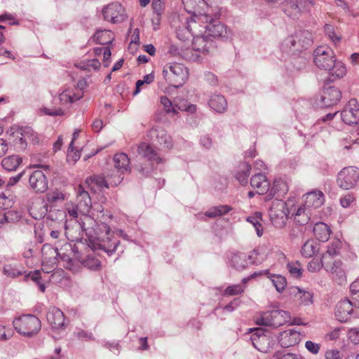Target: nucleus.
I'll return each instance as SVG.
<instances>
[{
    "mask_svg": "<svg viewBox=\"0 0 359 359\" xmlns=\"http://www.w3.org/2000/svg\"><path fill=\"white\" fill-rule=\"evenodd\" d=\"M325 257V255H323L322 259H324ZM323 266V259L318 260V259H313L312 260H311L309 262L307 268L310 272L314 273V272L319 271L322 269Z\"/></svg>",
    "mask_w": 359,
    "mask_h": 359,
    "instance_id": "nucleus-52",
    "label": "nucleus"
},
{
    "mask_svg": "<svg viewBox=\"0 0 359 359\" xmlns=\"http://www.w3.org/2000/svg\"><path fill=\"white\" fill-rule=\"evenodd\" d=\"M42 265L46 266L45 263L50 264V268L56 267L57 257L60 256L57 248H53L50 244L46 243L41 248Z\"/></svg>",
    "mask_w": 359,
    "mask_h": 359,
    "instance_id": "nucleus-18",
    "label": "nucleus"
},
{
    "mask_svg": "<svg viewBox=\"0 0 359 359\" xmlns=\"http://www.w3.org/2000/svg\"><path fill=\"white\" fill-rule=\"evenodd\" d=\"M341 98V90L330 83H325L320 99V104L322 107H331L336 105Z\"/></svg>",
    "mask_w": 359,
    "mask_h": 359,
    "instance_id": "nucleus-11",
    "label": "nucleus"
},
{
    "mask_svg": "<svg viewBox=\"0 0 359 359\" xmlns=\"http://www.w3.org/2000/svg\"><path fill=\"white\" fill-rule=\"evenodd\" d=\"M259 253L257 250L255 249L247 255V259L249 264H259L261 262L260 259L258 258Z\"/></svg>",
    "mask_w": 359,
    "mask_h": 359,
    "instance_id": "nucleus-58",
    "label": "nucleus"
},
{
    "mask_svg": "<svg viewBox=\"0 0 359 359\" xmlns=\"http://www.w3.org/2000/svg\"><path fill=\"white\" fill-rule=\"evenodd\" d=\"M244 287L241 284L230 285L224 290V295L233 296L241 294L244 291Z\"/></svg>",
    "mask_w": 359,
    "mask_h": 359,
    "instance_id": "nucleus-49",
    "label": "nucleus"
},
{
    "mask_svg": "<svg viewBox=\"0 0 359 359\" xmlns=\"http://www.w3.org/2000/svg\"><path fill=\"white\" fill-rule=\"evenodd\" d=\"M247 254L236 252L232 255L230 260L231 266L237 271L245 269L248 265Z\"/></svg>",
    "mask_w": 359,
    "mask_h": 359,
    "instance_id": "nucleus-30",
    "label": "nucleus"
},
{
    "mask_svg": "<svg viewBox=\"0 0 359 359\" xmlns=\"http://www.w3.org/2000/svg\"><path fill=\"white\" fill-rule=\"evenodd\" d=\"M299 332L290 330L281 334L279 340L280 345L283 347H290L297 344L300 341Z\"/></svg>",
    "mask_w": 359,
    "mask_h": 359,
    "instance_id": "nucleus-26",
    "label": "nucleus"
},
{
    "mask_svg": "<svg viewBox=\"0 0 359 359\" xmlns=\"http://www.w3.org/2000/svg\"><path fill=\"white\" fill-rule=\"evenodd\" d=\"M342 121L348 125L358 124L359 122V108L356 100H349L346 107L341 111Z\"/></svg>",
    "mask_w": 359,
    "mask_h": 359,
    "instance_id": "nucleus-15",
    "label": "nucleus"
},
{
    "mask_svg": "<svg viewBox=\"0 0 359 359\" xmlns=\"http://www.w3.org/2000/svg\"><path fill=\"white\" fill-rule=\"evenodd\" d=\"M262 220V213L257 212L253 215L247 217L246 221L250 223L255 229L257 235L261 237L263 235V227L261 223Z\"/></svg>",
    "mask_w": 359,
    "mask_h": 359,
    "instance_id": "nucleus-37",
    "label": "nucleus"
},
{
    "mask_svg": "<svg viewBox=\"0 0 359 359\" xmlns=\"http://www.w3.org/2000/svg\"><path fill=\"white\" fill-rule=\"evenodd\" d=\"M27 171V177L30 188L36 193H44L48 188L46 175L40 170L32 171L31 168Z\"/></svg>",
    "mask_w": 359,
    "mask_h": 359,
    "instance_id": "nucleus-10",
    "label": "nucleus"
},
{
    "mask_svg": "<svg viewBox=\"0 0 359 359\" xmlns=\"http://www.w3.org/2000/svg\"><path fill=\"white\" fill-rule=\"evenodd\" d=\"M305 197V204L308 208H318L322 205L324 202V195L320 191L308 193L306 194Z\"/></svg>",
    "mask_w": 359,
    "mask_h": 359,
    "instance_id": "nucleus-27",
    "label": "nucleus"
},
{
    "mask_svg": "<svg viewBox=\"0 0 359 359\" xmlns=\"http://www.w3.org/2000/svg\"><path fill=\"white\" fill-rule=\"evenodd\" d=\"M255 331L250 337L252 345L258 351L267 353L271 347L273 339L265 333V330L262 328H255Z\"/></svg>",
    "mask_w": 359,
    "mask_h": 359,
    "instance_id": "nucleus-13",
    "label": "nucleus"
},
{
    "mask_svg": "<svg viewBox=\"0 0 359 359\" xmlns=\"http://www.w3.org/2000/svg\"><path fill=\"white\" fill-rule=\"evenodd\" d=\"M210 107L217 113H224L227 109V102L220 94L212 95L208 101Z\"/></svg>",
    "mask_w": 359,
    "mask_h": 359,
    "instance_id": "nucleus-25",
    "label": "nucleus"
},
{
    "mask_svg": "<svg viewBox=\"0 0 359 359\" xmlns=\"http://www.w3.org/2000/svg\"><path fill=\"white\" fill-rule=\"evenodd\" d=\"M205 34L203 36H198L195 39V46L198 50L206 53H215L217 50V45L214 39L226 41L232 36L231 29L222 23L218 19L210 15V20L205 24Z\"/></svg>",
    "mask_w": 359,
    "mask_h": 359,
    "instance_id": "nucleus-2",
    "label": "nucleus"
},
{
    "mask_svg": "<svg viewBox=\"0 0 359 359\" xmlns=\"http://www.w3.org/2000/svg\"><path fill=\"white\" fill-rule=\"evenodd\" d=\"M11 135L15 139V145L18 148L20 149H25L27 147V139L24 137V135H22L20 133L18 134V128L13 132H12Z\"/></svg>",
    "mask_w": 359,
    "mask_h": 359,
    "instance_id": "nucleus-47",
    "label": "nucleus"
},
{
    "mask_svg": "<svg viewBox=\"0 0 359 359\" xmlns=\"http://www.w3.org/2000/svg\"><path fill=\"white\" fill-rule=\"evenodd\" d=\"M290 273L294 278H300L302 276V268L299 262H291L287 265Z\"/></svg>",
    "mask_w": 359,
    "mask_h": 359,
    "instance_id": "nucleus-48",
    "label": "nucleus"
},
{
    "mask_svg": "<svg viewBox=\"0 0 359 359\" xmlns=\"http://www.w3.org/2000/svg\"><path fill=\"white\" fill-rule=\"evenodd\" d=\"M85 184H88V186H90L91 184H95L98 188L100 189L109 188V185L107 181L105 180L104 177L100 175H94L88 177L85 181Z\"/></svg>",
    "mask_w": 359,
    "mask_h": 359,
    "instance_id": "nucleus-45",
    "label": "nucleus"
},
{
    "mask_svg": "<svg viewBox=\"0 0 359 359\" xmlns=\"http://www.w3.org/2000/svg\"><path fill=\"white\" fill-rule=\"evenodd\" d=\"M27 172H28L27 170H24L23 171L20 172L18 175L11 177L7 182L6 186L12 187V186L16 184L23 176L27 177Z\"/></svg>",
    "mask_w": 359,
    "mask_h": 359,
    "instance_id": "nucleus-57",
    "label": "nucleus"
},
{
    "mask_svg": "<svg viewBox=\"0 0 359 359\" xmlns=\"http://www.w3.org/2000/svg\"><path fill=\"white\" fill-rule=\"evenodd\" d=\"M231 210L232 208L226 205L214 206L206 211L205 215L210 218H215L216 217L226 215Z\"/></svg>",
    "mask_w": 359,
    "mask_h": 359,
    "instance_id": "nucleus-36",
    "label": "nucleus"
},
{
    "mask_svg": "<svg viewBox=\"0 0 359 359\" xmlns=\"http://www.w3.org/2000/svg\"><path fill=\"white\" fill-rule=\"evenodd\" d=\"M184 10L189 14L197 15L201 13L200 8L205 5L204 0H182Z\"/></svg>",
    "mask_w": 359,
    "mask_h": 359,
    "instance_id": "nucleus-33",
    "label": "nucleus"
},
{
    "mask_svg": "<svg viewBox=\"0 0 359 359\" xmlns=\"http://www.w3.org/2000/svg\"><path fill=\"white\" fill-rule=\"evenodd\" d=\"M193 48H181L180 57L188 61H199L201 59L200 53L204 55H213L214 53H206L201 50H198L195 46L194 40L192 41Z\"/></svg>",
    "mask_w": 359,
    "mask_h": 359,
    "instance_id": "nucleus-23",
    "label": "nucleus"
},
{
    "mask_svg": "<svg viewBox=\"0 0 359 359\" xmlns=\"http://www.w3.org/2000/svg\"><path fill=\"white\" fill-rule=\"evenodd\" d=\"M46 196L47 201L52 204L64 200V194L59 190L48 192Z\"/></svg>",
    "mask_w": 359,
    "mask_h": 359,
    "instance_id": "nucleus-50",
    "label": "nucleus"
},
{
    "mask_svg": "<svg viewBox=\"0 0 359 359\" xmlns=\"http://www.w3.org/2000/svg\"><path fill=\"white\" fill-rule=\"evenodd\" d=\"M299 0H283L280 2L281 10L290 18H295L300 13Z\"/></svg>",
    "mask_w": 359,
    "mask_h": 359,
    "instance_id": "nucleus-22",
    "label": "nucleus"
},
{
    "mask_svg": "<svg viewBox=\"0 0 359 359\" xmlns=\"http://www.w3.org/2000/svg\"><path fill=\"white\" fill-rule=\"evenodd\" d=\"M341 242L339 239H334L327 246V254L330 256L337 255L341 248Z\"/></svg>",
    "mask_w": 359,
    "mask_h": 359,
    "instance_id": "nucleus-51",
    "label": "nucleus"
},
{
    "mask_svg": "<svg viewBox=\"0 0 359 359\" xmlns=\"http://www.w3.org/2000/svg\"><path fill=\"white\" fill-rule=\"evenodd\" d=\"M251 170V165L249 163H243L240 166V170L236 174V178L243 185L248 183V177Z\"/></svg>",
    "mask_w": 359,
    "mask_h": 359,
    "instance_id": "nucleus-38",
    "label": "nucleus"
},
{
    "mask_svg": "<svg viewBox=\"0 0 359 359\" xmlns=\"http://www.w3.org/2000/svg\"><path fill=\"white\" fill-rule=\"evenodd\" d=\"M358 179L359 172L358 168L354 167L344 168L338 173L337 184L341 188L348 190L354 187Z\"/></svg>",
    "mask_w": 359,
    "mask_h": 359,
    "instance_id": "nucleus-12",
    "label": "nucleus"
},
{
    "mask_svg": "<svg viewBox=\"0 0 359 359\" xmlns=\"http://www.w3.org/2000/svg\"><path fill=\"white\" fill-rule=\"evenodd\" d=\"M114 162L116 168L121 173H125L130 170L129 166L130 159L126 154L120 153L115 154Z\"/></svg>",
    "mask_w": 359,
    "mask_h": 359,
    "instance_id": "nucleus-31",
    "label": "nucleus"
},
{
    "mask_svg": "<svg viewBox=\"0 0 359 359\" xmlns=\"http://www.w3.org/2000/svg\"><path fill=\"white\" fill-rule=\"evenodd\" d=\"M161 103L163 106L165 112L171 116H174L178 113L180 107L177 105H174L172 102L165 96L161 97Z\"/></svg>",
    "mask_w": 359,
    "mask_h": 359,
    "instance_id": "nucleus-42",
    "label": "nucleus"
},
{
    "mask_svg": "<svg viewBox=\"0 0 359 359\" xmlns=\"http://www.w3.org/2000/svg\"><path fill=\"white\" fill-rule=\"evenodd\" d=\"M111 33L109 30H97L93 36V39L96 43L99 44H110L113 38L111 36Z\"/></svg>",
    "mask_w": 359,
    "mask_h": 359,
    "instance_id": "nucleus-35",
    "label": "nucleus"
},
{
    "mask_svg": "<svg viewBox=\"0 0 359 359\" xmlns=\"http://www.w3.org/2000/svg\"><path fill=\"white\" fill-rule=\"evenodd\" d=\"M290 213L286 203L276 198L273 201L269 210L271 222L276 228L282 229L286 225Z\"/></svg>",
    "mask_w": 359,
    "mask_h": 359,
    "instance_id": "nucleus-9",
    "label": "nucleus"
},
{
    "mask_svg": "<svg viewBox=\"0 0 359 359\" xmlns=\"http://www.w3.org/2000/svg\"><path fill=\"white\" fill-rule=\"evenodd\" d=\"M79 226L90 242L97 241L95 245V248L104 251L109 257L118 250L121 242L105 222L98 223L92 218L86 217Z\"/></svg>",
    "mask_w": 359,
    "mask_h": 359,
    "instance_id": "nucleus-1",
    "label": "nucleus"
},
{
    "mask_svg": "<svg viewBox=\"0 0 359 359\" xmlns=\"http://www.w3.org/2000/svg\"><path fill=\"white\" fill-rule=\"evenodd\" d=\"M318 251V244L313 240H308L302 247L301 253L305 257H311Z\"/></svg>",
    "mask_w": 359,
    "mask_h": 359,
    "instance_id": "nucleus-34",
    "label": "nucleus"
},
{
    "mask_svg": "<svg viewBox=\"0 0 359 359\" xmlns=\"http://www.w3.org/2000/svg\"><path fill=\"white\" fill-rule=\"evenodd\" d=\"M19 133L33 144H37L39 142L37 134L29 126L18 127V134Z\"/></svg>",
    "mask_w": 359,
    "mask_h": 359,
    "instance_id": "nucleus-39",
    "label": "nucleus"
},
{
    "mask_svg": "<svg viewBox=\"0 0 359 359\" xmlns=\"http://www.w3.org/2000/svg\"><path fill=\"white\" fill-rule=\"evenodd\" d=\"M76 201L79 212L83 215L88 214L92 207V201L89 193L82 184H79L76 189Z\"/></svg>",
    "mask_w": 359,
    "mask_h": 359,
    "instance_id": "nucleus-16",
    "label": "nucleus"
},
{
    "mask_svg": "<svg viewBox=\"0 0 359 359\" xmlns=\"http://www.w3.org/2000/svg\"><path fill=\"white\" fill-rule=\"evenodd\" d=\"M288 191V186L287 183L279 179L275 180L272 187H269V191L266 196L268 199H271L273 197L280 198L283 197Z\"/></svg>",
    "mask_w": 359,
    "mask_h": 359,
    "instance_id": "nucleus-21",
    "label": "nucleus"
},
{
    "mask_svg": "<svg viewBox=\"0 0 359 359\" xmlns=\"http://www.w3.org/2000/svg\"><path fill=\"white\" fill-rule=\"evenodd\" d=\"M104 20L113 23L121 22L125 20L124 8L118 2H114L102 9Z\"/></svg>",
    "mask_w": 359,
    "mask_h": 359,
    "instance_id": "nucleus-14",
    "label": "nucleus"
},
{
    "mask_svg": "<svg viewBox=\"0 0 359 359\" xmlns=\"http://www.w3.org/2000/svg\"><path fill=\"white\" fill-rule=\"evenodd\" d=\"M313 234L316 239L322 242H326L330 236L331 230L330 226L324 222H318L315 224Z\"/></svg>",
    "mask_w": 359,
    "mask_h": 359,
    "instance_id": "nucleus-28",
    "label": "nucleus"
},
{
    "mask_svg": "<svg viewBox=\"0 0 359 359\" xmlns=\"http://www.w3.org/2000/svg\"><path fill=\"white\" fill-rule=\"evenodd\" d=\"M305 347L311 353L317 354L320 351V345L311 341H307L305 344Z\"/></svg>",
    "mask_w": 359,
    "mask_h": 359,
    "instance_id": "nucleus-62",
    "label": "nucleus"
},
{
    "mask_svg": "<svg viewBox=\"0 0 359 359\" xmlns=\"http://www.w3.org/2000/svg\"><path fill=\"white\" fill-rule=\"evenodd\" d=\"M104 347L108 348L114 354L118 355L120 353L121 346L118 341H114L111 342L107 341L104 344Z\"/></svg>",
    "mask_w": 359,
    "mask_h": 359,
    "instance_id": "nucleus-59",
    "label": "nucleus"
},
{
    "mask_svg": "<svg viewBox=\"0 0 359 359\" xmlns=\"http://www.w3.org/2000/svg\"><path fill=\"white\" fill-rule=\"evenodd\" d=\"M250 185L252 188L257 189V194L259 195L268 194L270 184L264 175L258 173L253 175L250 180Z\"/></svg>",
    "mask_w": 359,
    "mask_h": 359,
    "instance_id": "nucleus-19",
    "label": "nucleus"
},
{
    "mask_svg": "<svg viewBox=\"0 0 359 359\" xmlns=\"http://www.w3.org/2000/svg\"><path fill=\"white\" fill-rule=\"evenodd\" d=\"M267 275L272 281L276 290L279 292H282L287 285L286 278L281 275L270 274L269 273Z\"/></svg>",
    "mask_w": 359,
    "mask_h": 359,
    "instance_id": "nucleus-41",
    "label": "nucleus"
},
{
    "mask_svg": "<svg viewBox=\"0 0 359 359\" xmlns=\"http://www.w3.org/2000/svg\"><path fill=\"white\" fill-rule=\"evenodd\" d=\"M15 330L25 337H32L41 330L40 320L34 315L25 314L13 321Z\"/></svg>",
    "mask_w": 359,
    "mask_h": 359,
    "instance_id": "nucleus-4",
    "label": "nucleus"
},
{
    "mask_svg": "<svg viewBox=\"0 0 359 359\" xmlns=\"http://www.w3.org/2000/svg\"><path fill=\"white\" fill-rule=\"evenodd\" d=\"M158 144L161 146L158 150L168 151L172 147V138L164 130L158 131Z\"/></svg>",
    "mask_w": 359,
    "mask_h": 359,
    "instance_id": "nucleus-40",
    "label": "nucleus"
},
{
    "mask_svg": "<svg viewBox=\"0 0 359 359\" xmlns=\"http://www.w3.org/2000/svg\"><path fill=\"white\" fill-rule=\"evenodd\" d=\"M163 75L170 85L180 88L189 77V71L183 65L177 62L167 64L163 69Z\"/></svg>",
    "mask_w": 359,
    "mask_h": 359,
    "instance_id": "nucleus-8",
    "label": "nucleus"
},
{
    "mask_svg": "<svg viewBox=\"0 0 359 359\" xmlns=\"http://www.w3.org/2000/svg\"><path fill=\"white\" fill-rule=\"evenodd\" d=\"M83 265L93 271L100 269L101 262L94 255H88L82 262Z\"/></svg>",
    "mask_w": 359,
    "mask_h": 359,
    "instance_id": "nucleus-43",
    "label": "nucleus"
},
{
    "mask_svg": "<svg viewBox=\"0 0 359 359\" xmlns=\"http://www.w3.org/2000/svg\"><path fill=\"white\" fill-rule=\"evenodd\" d=\"M313 62L319 69L330 72L334 79L342 78L346 74L345 65L336 60L334 51L328 46H320L314 50Z\"/></svg>",
    "mask_w": 359,
    "mask_h": 359,
    "instance_id": "nucleus-3",
    "label": "nucleus"
},
{
    "mask_svg": "<svg viewBox=\"0 0 359 359\" xmlns=\"http://www.w3.org/2000/svg\"><path fill=\"white\" fill-rule=\"evenodd\" d=\"M175 18H177L180 22H184L189 30L192 32L193 40L198 36H203L205 34V24L210 19V15L208 14L199 13L192 15L190 18L184 16L183 14H175Z\"/></svg>",
    "mask_w": 359,
    "mask_h": 359,
    "instance_id": "nucleus-7",
    "label": "nucleus"
},
{
    "mask_svg": "<svg viewBox=\"0 0 359 359\" xmlns=\"http://www.w3.org/2000/svg\"><path fill=\"white\" fill-rule=\"evenodd\" d=\"M324 29L325 33L328 35L332 41L335 42L340 41V38L335 34L334 27L332 25L326 24L324 27Z\"/></svg>",
    "mask_w": 359,
    "mask_h": 359,
    "instance_id": "nucleus-60",
    "label": "nucleus"
},
{
    "mask_svg": "<svg viewBox=\"0 0 359 359\" xmlns=\"http://www.w3.org/2000/svg\"><path fill=\"white\" fill-rule=\"evenodd\" d=\"M3 272L5 275L11 277H18L22 274L21 271L11 264L5 265Z\"/></svg>",
    "mask_w": 359,
    "mask_h": 359,
    "instance_id": "nucleus-54",
    "label": "nucleus"
},
{
    "mask_svg": "<svg viewBox=\"0 0 359 359\" xmlns=\"http://www.w3.org/2000/svg\"><path fill=\"white\" fill-rule=\"evenodd\" d=\"M276 359H304L302 356L294 353H278Z\"/></svg>",
    "mask_w": 359,
    "mask_h": 359,
    "instance_id": "nucleus-63",
    "label": "nucleus"
},
{
    "mask_svg": "<svg viewBox=\"0 0 359 359\" xmlns=\"http://www.w3.org/2000/svg\"><path fill=\"white\" fill-rule=\"evenodd\" d=\"M74 334L76 337L80 339H86V340H93L94 337L91 332H87L84 330L76 328L74 332Z\"/></svg>",
    "mask_w": 359,
    "mask_h": 359,
    "instance_id": "nucleus-55",
    "label": "nucleus"
},
{
    "mask_svg": "<svg viewBox=\"0 0 359 359\" xmlns=\"http://www.w3.org/2000/svg\"><path fill=\"white\" fill-rule=\"evenodd\" d=\"M290 293L293 294L296 299L300 300V304L304 306H309L313 304V294L309 292L301 290L298 287L290 288Z\"/></svg>",
    "mask_w": 359,
    "mask_h": 359,
    "instance_id": "nucleus-29",
    "label": "nucleus"
},
{
    "mask_svg": "<svg viewBox=\"0 0 359 359\" xmlns=\"http://www.w3.org/2000/svg\"><path fill=\"white\" fill-rule=\"evenodd\" d=\"M13 335V331L11 328H6L4 325H0V341H8Z\"/></svg>",
    "mask_w": 359,
    "mask_h": 359,
    "instance_id": "nucleus-56",
    "label": "nucleus"
},
{
    "mask_svg": "<svg viewBox=\"0 0 359 359\" xmlns=\"http://www.w3.org/2000/svg\"><path fill=\"white\" fill-rule=\"evenodd\" d=\"M353 311V306L349 300L344 299L337 304L335 309V316L337 319L341 322H346Z\"/></svg>",
    "mask_w": 359,
    "mask_h": 359,
    "instance_id": "nucleus-20",
    "label": "nucleus"
},
{
    "mask_svg": "<svg viewBox=\"0 0 359 359\" xmlns=\"http://www.w3.org/2000/svg\"><path fill=\"white\" fill-rule=\"evenodd\" d=\"M41 111L44 114L50 116H60L64 115V111L62 109H49L44 107Z\"/></svg>",
    "mask_w": 359,
    "mask_h": 359,
    "instance_id": "nucleus-61",
    "label": "nucleus"
},
{
    "mask_svg": "<svg viewBox=\"0 0 359 359\" xmlns=\"http://www.w3.org/2000/svg\"><path fill=\"white\" fill-rule=\"evenodd\" d=\"M46 318L53 330H63L66 327L65 315L58 308H50L47 313Z\"/></svg>",
    "mask_w": 359,
    "mask_h": 359,
    "instance_id": "nucleus-17",
    "label": "nucleus"
},
{
    "mask_svg": "<svg viewBox=\"0 0 359 359\" xmlns=\"http://www.w3.org/2000/svg\"><path fill=\"white\" fill-rule=\"evenodd\" d=\"M22 158L18 155H11L1 161L2 168L8 172L15 171L22 163Z\"/></svg>",
    "mask_w": 359,
    "mask_h": 359,
    "instance_id": "nucleus-32",
    "label": "nucleus"
},
{
    "mask_svg": "<svg viewBox=\"0 0 359 359\" xmlns=\"http://www.w3.org/2000/svg\"><path fill=\"white\" fill-rule=\"evenodd\" d=\"M306 211V208H299L297 209L294 215V220L298 224L304 225L308 223L309 217Z\"/></svg>",
    "mask_w": 359,
    "mask_h": 359,
    "instance_id": "nucleus-46",
    "label": "nucleus"
},
{
    "mask_svg": "<svg viewBox=\"0 0 359 359\" xmlns=\"http://www.w3.org/2000/svg\"><path fill=\"white\" fill-rule=\"evenodd\" d=\"M290 320L289 312L283 310H271L260 313L255 319L257 325L278 328Z\"/></svg>",
    "mask_w": 359,
    "mask_h": 359,
    "instance_id": "nucleus-5",
    "label": "nucleus"
},
{
    "mask_svg": "<svg viewBox=\"0 0 359 359\" xmlns=\"http://www.w3.org/2000/svg\"><path fill=\"white\" fill-rule=\"evenodd\" d=\"M100 66L101 63L97 59H92L87 60L83 65H80L79 68L83 70H90L91 68L98 70Z\"/></svg>",
    "mask_w": 359,
    "mask_h": 359,
    "instance_id": "nucleus-53",
    "label": "nucleus"
},
{
    "mask_svg": "<svg viewBox=\"0 0 359 359\" xmlns=\"http://www.w3.org/2000/svg\"><path fill=\"white\" fill-rule=\"evenodd\" d=\"M348 332L351 341L355 344L359 343V327L351 328Z\"/></svg>",
    "mask_w": 359,
    "mask_h": 359,
    "instance_id": "nucleus-64",
    "label": "nucleus"
},
{
    "mask_svg": "<svg viewBox=\"0 0 359 359\" xmlns=\"http://www.w3.org/2000/svg\"><path fill=\"white\" fill-rule=\"evenodd\" d=\"M171 25L176 29L177 37L183 41L189 40L193 37L192 32H191L184 22H180L177 18H175V15L172 16Z\"/></svg>",
    "mask_w": 359,
    "mask_h": 359,
    "instance_id": "nucleus-24",
    "label": "nucleus"
},
{
    "mask_svg": "<svg viewBox=\"0 0 359 359\" xmlns=\"http://www.w3.org/2000/svg\"><path fill=\"white\" fill-rule=\"evenodd\" d=\"M137 157L145 161L144 165H141L140 171L144 175L149 176L154 170V165L157 163V151L156 147L147 142H142L135 148Z\"/></svg>",
    "mask_w": 359,
    "mask_h": 359,
    "instance_id": "nucleus-6",
    "label": "nucleus"
},
{
    "mask_svg": "<svg viewBox=\"0 0 359 359\" xmlns=\"http://www.w3.org/2000/svg\"><path fill=\"white\" fill-rule=\"evenodd\" d=\"M342 266L343 264L341 261H335L330 269V272L333 275L338 277L340 283H341L346 278L345 272Z\"/></svg>",
    "mask_w": 359,
    "mask_h": 359,
    "instance_id": "nucleus-44",
    "label": "nucleus"
}]
</instances>
